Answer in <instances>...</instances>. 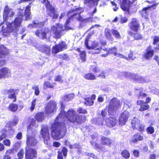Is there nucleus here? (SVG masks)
<instances>
[{
    "label": "nucleus",
    "instance_id": "774afa93",
    "mask_svg": "<svg viewBox=\"0 0 159 159\" xmlns=\"http://www.w3.org/2000/svg\"><path fill=\"white\" fill-rule=\"evenodd\" d=\"M63 154H62V152H58V159H63L62 157V155Z\"/></svg>",
    "mask_w": 159,
    "mask_h": 159
},
{
    "label": "nucleus",
    "instance_id": "a211bd4d",
    "mask_svg": "<svg viewBox=\"0 0 159 159\" xmlns=\"http://www.w3.org/2000/svg\"><path fill=\"white\" fill-rule=\"evenodd\" d=\"M124 75L125 77H128L129 79L135 80L136 81L139 82H141V80L142 79L141 77H139L133 73L125 72L124 73Z\"/></svg>",
    "mask_w": 159,
    "mask_h": 159
},
{
    "label": "nucleus",
    "instance_id": "473e14b6",
    "mask_svg": "<svg viewBox=\"0 0 159 159\" xmlns=\"http://www.w3.org/2000/svg\"><path fill=\"white\" fill-rule=\"evenodd\" d=\"M77 50L79 52H80V57L82 61L84 62L85 61L86 57H85V53L84 51H82L81 52L80 48H78L77 49Z\"/></svg>",
    "mask_w": 159,
    "mask_h": 159
},
{
    "label": "nucleus",
    "instance_id": "37998d69",
    "mask_svg": "<svg viewBox=\"0 0 159 159\" xmlns=\"http://www.w3.org/2000/svg\"><path fill=\"white\" fill-rule=\"evenodd\" d=\"M7 130L5 129H3L2 130V134L0 136V141L2 140L4 138H5L6 136V133Z\"/></svg>",
    "mask_w": 159,
    "mask_h": 159
},
{
    "label": "nucleus",
    "instance_id": "393cba45",
    "mask_svg": "<svg viewBox=\"0 0 159 159\" xmlns=\"http://www.w3.org/2000/svg\"><path fill=\"white\" fill-rule=\"evenodd\" d=\"M8 53V50L3 45H0V58H3Z\"/></svg>",
    "mask_w": 159,
    "mask_h": 159
},
{
    "label": "nucleus",
    "instance_id": "e2e57ef3",
    "mask_svg": "<svg viewBox=\"0 0 159 159\" xmlns=\"http://www.w3.org/2000/svg\"><path fill=\"white\" fill-rule=\"evenodd\" d=\"M133 53L132 52H130L129 54L128 57L129 60L131 59L134 60L135 58V57L133 56Z\"/></svg>",
    "mask_w": 159,
    "mask_h": 159
},
{
    "label": "nucleus",
    "instance_id": "f704fd0d",
    "mask_svg": "<svg viewBox=\"0 0 159 159\" xmlns=\"http://www.w3.org/2000/svg\"><path fill=\"white\" fill-rule=\"evenodd\" d=\"M84 78L88 80H93L96 79V77L92 73H88L85 74Z\"/></svg>",
    "mask_w": 159,
    "mask_h": 159
},
{
    "label": "nucleus",
    "instance_id": "39448f33",
    "mask_svg": "<svg viewBox=\"0 0 159 159\" xmlns=\"http://www.w3.org/2000/svg\"><path fill=\"white\" fill-rule=\"evenodd\" d=\"M89 36H87L85 39V44L86 47L89 49H93L95 50L94 53L95 54L99 53L101 52L102 47L99 45V43L95 41H90L88 43Z\"/></svg>",
    "mask_w": 159,
    "mask_h": 159
},
{
    "label": "nucleus",
    "instance_id": "603ef678",
    "mask_svg": "<svg viewBox=\"0 0 159 159\" xmlns=\"http://www.w3.org/2000/svg\"><path fill=\"white\" fill-rule=\"evenodd\" d=\"M131 35H132L135 39H140L142 37V36L139 33H135Z\"/></svg>",
    "mask_w": 159,
    "mask_h": 159
},
{
    "label": "nucleus",
    "instance_id": "3c124183",
    "mask_svg": "<svg viewBox=\"0 0 159 159\" xmlns=\"http://www.w3.org/2000/svg\"><path fill=\"white\" fill-rule=\"evenodd\" d=\"M36 101V99H34L31 102V106L30 107L31 111H33L35 108Z\"/></svg>",
    "mask_w": 159,
    "mask_h": 159
},
{
    "label": "nucleus",
    "instance_id": "58836bf2",
    "mask_svg": "<svg viewBox=\"0 0 159 159\" xmlns=\"http://www.w3.org/2000/svg\"><path fill=\"white\" fill-rule=\"evenodd\" d=\"M105 34L106 38L109 39H112V36L110 33V30L107 28L105 29Z\"/></svg>",
    "mask_w": 159,
    "mask_h": 159
},
{
    "label": "nucleus",
    "instance_id": "bf43d9fd",
    "mask_svg": "<svg viewBox=\"0 0 159 159\" xmlns=\"http://www.w3.org/2000/svg\"><path fill=\"white\" fill-rule=\"evenodd\" d=\"M59 58L63 60H67L68 58V57L66 54H62L59 56Z\"/></svg>",
    "mask_w": 159,
    "mask_h": 159
},
{
    "label": "nucleus",
    "instance_id": "09e8293b",
    "mask_svg": "<svg viewBox=\"0 0 159 159\" xmlns=\"http://www.w3.org/2000/svg\"><path fill=\"white\" fill-rule=\"evenodd\" d=\"M147 131L148 134H152L154 133V129L153 127L150 126L147 128Z\"/></svg>",
    "mask_w": 159,
    "mask_h": 159
},
{
    "label": "nucleus",
    "instance_id": "8fccbe9b",
    "mask_svg": "<svg viewBox=\"0 0 159 159\" xmlns=\"http://www.w3.org/2000/svg\"><path fill=\"white\" fill-rule=\"evenodd\" d=\"M18 121V118L17 117H14L12 122H11V126H15L17 123Z\"/></svg>",
    "mask_w": 159,
    "mask_h": 159
},
{
    "label": "nucleus",
    "instance_id": "69168bd1",
    "mask_svg": "<svg viewBox=\"0 0 159 159\" xmlns=\"http://www.w3.org/2000/svg\"><path fill=\"white\" fill-rule=\"evenodd\" d=\"M61 143L58 142H54L53 143V146L55 147H59L61 145Z\"/></svg>",
    "mask_w": 159,
    "mask_h": 159
},
{
    "label": "nucleus",
    "instance_id": "0e129e2a",
    "mask_svg": "<svg viewBox=\"0 0 159 159\" xmlns=\"http://www.w3.org/2000/svg\"><path fill=\"white\" fill-rule=\"evenodd\" d=\"M20 146V143L19 142H16L14 145L16 149H18Z\"/></svg>",
    "mask_w": 159,
    "mask_h": 159
},
{
    "label": "nucleus",
    "instance_id": "4468645a",
    "mask_svg": "<svg viewBox=\"0 0 159 159\" xmlns=\"http://www.w3.org/2000/svg\"><path fill=\"white\" fill-rule=\"evenodd\" d=\"M56 102L53 101H51L48 104L46 108V112L48 114L54 112L57 109Z\"/></svg>",
    "mask_w": 159,
    "mask_h": 159
},
{
    "label": "nucleus",
    "instance_id": "6e6d98bb",
    "mask_svg": "<svg viewBox=\"0 0 159 159\" xmlns=\"http://www.w3.org/2000/svg\"><path fill=\"white\" fill-rule=\"evenodd\" d=\"M3 144L6 146H9L10 145V141L7 139H6L3 141Z\"/></svg>",
    "mask_w": 159,
    "mask_h": 159
},
{
    "label": "nucleus",
    "instance_id": "b1692460",
    "mask_svg": "<svg viewBox=\"0 0 159 159\" xmlns=\"http://www.w3.org/2000/svg\"><path fill=\"white\" fill-rule=\"evenodd\" d=\"M143 139V136L139 134H136L134 136L132 139L130 141V143L131 145H133L134 143H136L138 140H141Z\"/></svg>",
    "mask_w": 159,
    "mask_h": 159
},
{
    "label": "nucleus",
    "instance_id": "f03ea898",
    "mask_svg": "<svg viewBox=\"0 0 159 159\" xmlns=\"http://www.w3.org/2000/svg\"><path fill=\"white\" fill-rule=\"evenodd\" d=\"M96 11L97 9L95 6L92 7L88 14V15L89 16L86 18H83L80 15V13L83 11V9L80 7L74 8L73 10L69 11L68 12V16H70V14L72 13V14L70 15V17L66 20L65 26L64 27L61 24H57L56 26H52L51 28V31L52 32L56 38H59L61 35L62 31L67 30L71 29L70 26L72 21V18H75L77 20L82 22H92L93 21L91 18L93 14L96 12Z\"/></svg>",
    "mask_w": 159,
    "mask_h": 159
},
{
    "label": "nucleus",
    "instance_id": "f3484780",
    "mask_svg": "<svg viewBox=\"0 0 159 159\" xmlns=\"http://www.w3.org/2000/svg\"><path fill=\"white\" fill-rule=\"evenodd\" d=\"M129 26L131 29L134 31L138 30L139 27V22L135 18H133L130 23L129 24Z\"/></svg>",
    "mask_w": 159,
    "mask_h": 159
},
{
    "label": "nucleus",
    "instance_id": "de8ad7c7",
    "mask_svg": "<svg viewBox=\"0 0 159 159\" xmlns=\"http://www.w3.org/2000/svg\"><path fill=\"white\" fill-rule=\"evenodd\" d=\"M55 84H56L55 83H52V84H51L48 81L45 82L44 83V85H45L47 87L50 88H52L54 87Z\"/></svg>",
    "mask_w": 159,
    "mask_h": 159
},
{
    "label": "nucleus",
    "instance_id": "ea45409f",
    "mask_svg": "<svg viewBox=\"0 0 159 159\" xmlns=\"http://www.w3.org/2000/svg\"><path fill=\"white\" fill-rule=\"evenodd\" d=\"M94 103L93 101L89 98H88L85 99V101L84 102V105L87 106H91L93 105Z\"/></svg>",
    "mask_w": 159,
    "mask_h": 159
},
{
    "label": "nucleus",
    "instance_id": "c756f323",
    "mask_svg": "<svg viewBox=\"0 0 159 159\" xmlns=\"http://www.w3.org/2000/svg\"><path fill=\"white\" fill-rule=\"evenodd\" d=\"M65 143L66 145L69 146L70 148V149L76 148L78 149H80L81 148V147L78 144L70 145L69 142L67 140L65 141Z\"/></svg>",
    "mask_w": 159,
    "mask_h": 159
},
{
    "label": "nucleus",
    "instance_id": "1a4fd4ad",
    "mask_svg": "<svg viewBox=\"0 0 159 159\" xmlns=\"http://www.w3.org/2000/svg\"><path fill=\"white\" fill-rule=\"evenodd\" d=\"M131 124L134 129H138L140 132L143 131L144 129V125L141 124L140 121L137 118H134L131 121Z\"/></svg>",
    "mask_w": 159,
    "mask_h": 159
},
{
    "label": "nucleus",
    "instance_id": "4be33fe9",
    "mask_svg": "<svg viewBox=\"0 0 159 159\" xmlns=\"http://www.w3.org/2000/svg\"><path fill=\"white\" fill-rule=\"evenodd\" d=\"M105 122L107 126L110 127H112L115 126L116 123L115 118L112 117H110L109 119H106Z\"/></svg>",
    "mask_w": 159,
    "mask_h": 159
},
{
    "label": "nucleus",
    "instance_id": "c85d7f7f",
    "mask_svg": "<svg viewBox=\"0 0 159 159\" xmlns=\"http://www.w3.org/2000/svg\"><path fill=\"white\" fill-rule=\"evenodd\" d=\"M43 25L44 23L43 22L38 23L36 22L29 25L28 27L30 28H40Z\"/></svg>",
    "mask_w": 159,
    "mask_h": 159
},
{
    "label": "nucleus",
    "instance_id": "9b49d317",
    "mask_svg": "<svg viewBox=\"0 0 159 159\" xmlns=\"http://www.w3.org/2000/svg\"><path fill=\"white\" fill-rule=\"evenodd\" d=\"M37 152L36 150L29 146L26 147L25 157L26 159H32L36 156Z\"/></svg>",
    "mask_w": 159,
    "mask_h": 159
},
{
    "label": "nucleus",
    "instance_id": "13d9d810",
    "mask_svg": "<svg viewBox=\"0 0 159 159\" xmlns=\"http://www.w3.org/2000/svg\"><path fill=\"white\" fill-rule=\"evenodd\" d=\"M68 152L67 149L65 148L64 147L62 148V154L63 155L64 157H66L67 155V153Z\"/></svg>",
    "mask_w": 159,
    "mask_h": 159
},
{
    "label": "nucleus",
    "instance_id": "6e6552de",
    "mask_svg": "<svg viewBox=\"0 0 159 159\" xmlns=\"http://www.w3.org/2000/svg\"><path fill=\"white\" fill-rule=\"evenodd\" d=\"M40 135L43 138L44 143L47 145L50 143V136L48 127L44 125L42 127L40 133Z\"/></svg>",
    "mask_w": 159,
    "mask_h": 159
},
{
    "label": "nucleus",
    "instance_id": "4c0bfd02",
    "mask_svg": "<svg viewBox=\"0 0 159 159\" xmlns=\"http://www.w3.org/2000/svg\"><path fill=\"white\" fill-rule=\"evenodd\" d=\"M18 108V105L15 104H11L8 107L9 110L12 111H16Z\"/></svg>",
    "mask_w": 159,
    "mask_h": 159
},
{
    "label": "nucleus",
    "instance_id": "a19ab883",
    "mask_svg": "<svg viewBox=\"0 0 159 159\" xmlns=\"http://www.w3.org/2000/svg\"><path fill=\"white\" fill-rule=\"evenodd\" d=\"M122 156L125 158H129L130 157V154L127 150H124L121 153Z\"/></svg>",
    "mask_w": 159,
    "mask_h": 159
},
{
    "label": "nucleus",
    "instance_id": "f8f14e48",
    "mask_svg": "<svg viewBox=\"0 0 159 159\" xmlns=\"http://www.w3.org/2000/svg\"><path fill=\"white\" fill-rule=\"evenodd\" d=\"M36 35L42 39H44L47 36L48 37L51 35V32L48 29L44 30H38L35 32Z\"/></svg>",
    "mask_w": 159,
    "mask_h": 159
},
{
    "label": "nucleus",
    "instance_id": "423d86ee",
    "mask_svg": "<svg viewBox=\"0 0 159 159\" xmlns=\"http://www.w3.org/2000/svg\"><path fill=\"white\" fill-rule=\"evenodd\" d=\"M41 2L45 5L47 10L48 14L53 19L57 18L58 16V12L55 10L54 7L51 5L48 0H41Z\"/></svg>",
    "mask_w": 159,
    "mask_h": 159
},
{
    "label": "nucleus",
    "instance_id": "c9c22d12",
    "mask_svg": "<svg viewBox=\"0 0 159 159\" xmlns=\"http://www.w3.org/2000/svg\"><path fill=\"white\" fill-rule=\"evenodd\" d=\"M111 143V141L108 138L104 137L102 138V143L103 144L110 145Z\"/></svg>",
    "mask_w": 159,
    "mask_h": 159
},
{
    "label": "nucleus",
    "instance_id": "c03bdc74",
    "mask_svg": "<svg viewBox=\"0 0 159 159\" xmlns=\"http://www.w3.org/2000/svg\"><path fill=\"white\" fill-rule=\"evenodd\" d=\"M149 107V105L148 104L141 105L139 110L141 111H143L148 109Z\"/></svg>",
    "mask_w": 159,
    "mask_h": 159
},
{
    "label": "nucleus",
    "instance_id": "2f4dec72",
    "mask_svg": "<svg viewBox=\"0 0 159 159\" xmlns=\"http://www.w3.org/2000/svg\"><path fill=\"white\" fill-rule=\"evenodd\" d=\"M74 94L73 93L68 94L64 96L63 98V99L66 102H68L69 100H71L74 98Z\"/></svg>",
    "mask_w": 159,
    "mask_h": 159
},
{
    "label": "nucleus",
    "instance_id": "5fc2aeb1",
    "mask_svg": "<svg viewBox=\"0 0 159 159\" xmlns=\"http://www.w3.org/2000/svg\"><path fill=\"white\" fill-rule=\"evenodd\" d=\"M77 111L79 113H87L86 110L81 107L78 108L77 110Z\"/></svg>",
    "mask_w": 159,
    "mask_h": 159
},
{
    "label": "nucleus",
    "instance_id": "72a5a7b5",
    "mask_svg": "<svg viewBox=\"0 0 159 159\" xmlns=\"http://www.w3.org/2000/svg\"><path fill=\"white\" fill-rule=\"evenodd\" d=\"M30 7L28 6L26 7L25 10V16L26 19L25 20H27L29 18L30 15Z\"/></svg>",
    "mask_w": 159,
    "mask_h": 159
},
{
    "label": "nucleus",
    "instance_id": "a18cd8bd",
    "mask_svg": "<svg viewBox=\"0 0 159 159\" xmlns=\"http://www.w3.org/2000/svg\"><path fill=\"white\" fill-rule=\"evenodd\" d=\"M128 19L127 17L125 16L120 15V16L119 21L120 23H124L127 22Z\"/></svg>",
    "mask_w": 159,
    "mask_h": 159
},
{
    "label": "nucleus",
    "instance_id": "7ed1b4c3",
    "mask_svg": "<svg viewBox=\"0 0 159 159\" xmlns=\"http://www.w3.org/2000/svg\"><path fill=\"white\" fill-rule=\"evenodd\" d=\"M22 17L23 15L19 12L18 14V16L16 17L13 23H11L8 21L5 22V21L1 23L0 25H4L2 27L3 35L8 36L10 33L18 31L21 26Z\"/></svg>",
    "mask_w": 159,
    "mask_h": 159
},
{
    "label": "nucleus",
    "instance_id": "79ce46f5",
    "mask_svg": "<svg viewBox=\"0 0 159 159\" xmlns=\"http://www.w3.org/2000/svg\"><path fill=\"white\" fill-rule=\"evenodd\" d=\"M94 122L95 124L102 125L103 124V119L101 118H95L94 119Z\"/></svg>",
    "mask_w": 159,
    "mask_h": 159
},
{
    "label": "nucleus",
    "instance_id": "412c9836",
    "mask_svg": "<svg viewBox=\"0 0 159 159\" xmlns=\"http://www.w3.org/2000/svg\"><path fill=\"white\" fill-rule=\"evenodd\" d=\"M121 2V7L124 11H127L128 10L130 4L132 3L130 0H120Z\"/></svg>",
    "mask_w": 159,
    "mask_h": 159
},
{
    "label": "nucleus",
    "instance_id": "338daca9",
    "mask_svg": "<svg viewBox=\"0 0 159 159\" xmlns=\"http://www.w3.org/2000/svg\"><path fill=\"white\" fill-rule=\"evenodd\" d=\"M137 105H142L145 103V102H144L143 101L141 100H138L137 101Z\"/></svg>",
    "mask_w": 159,
    "mask_h": 159
},
{
    "label": "nucleus",
    "instance_id": "7c9ffc66",
    "mask_svg": "<svg viewBox=\"0 0 159 159\" xmlns=\"http://www.w3.org/2000/svg\"><path fill=\"white\" fill-rule=\"evenodd\" d=\"M152 6L148 7H146L143 9L142 11H140V13L142 14V17L145 19H147L148 14H147V10L149 9L152 7Z\"/></svg>",
    "mask_w": 159,
    "mask_h": 159
},
{
    "label": "nucleus",
    "instance_id": "bb28decb",
    "mask_svg": "<svg viewBox=\"0 0 159 159\" xmlns=\"http://www.w3.org/2000/svg\"><path fill=\"white\" fill-rule=\"evenodd\" d=\"M99 0H84V3L89 6H97Z\"/></svg>",
    "mask_w": 159,
    "mask_h": 159
},
{
    "label": "nucleus",
    "instance_id": "5701e85b",
    "mask_svg": "<svg viewBox=\"0 0 159 159\" xmlns=\"http://www.w3.org/2000/svg\"><path fill=\"white\" fill-rule=\"evenodd\" d=\"M38 50L42 52L49 55L50 49V47L46 45H41L38 48Z\"/></svg>",
    "mask_w": 159,
    "mask_h": 159
},
{
    "label": "nucleus",
    "instance_id": "6ab92c4d",
    "mask_svg": "<svg viewBox=\"0 0 159 159\" xmlns=\"http://www.w3.org/2000/svg\"><path fill=\"white\" fill-rule=\"evenodd\" d=\"M117 49L116 48L114 47L113 48H110L108 51V53L114 54V55L115 56L120 57L121 58H123L127 60H128V58L127 57H126L122 54H121L119 53L116 52Z\"/></svg>",
    "mask_w": 159,
    "mask_h": 159
},
{
    "label": "nucleus",
    "instance_id": "680f3d73",
    "mask_svg": "<svg viewBox=\"0 0 159 159\" xmlns=\"http://www.w3.org/2000/svg\"><path fill=\"white\" fill-rule=\"evenodd\" d=\"M159 41V37L156 36L154 37V42L153 44H156L157 42Z\"/></svg>",
    "mask_w": 159,
    "mask_h": 159
},
{
    "label": "nucleus",
    "instance_id": "e433bc0d",
    "mask_svg": "<svg viewBox=\"0 0 159 159\" xmlns=\"http://www.w3.org/2000/svg\"><path fill=\"white\" fill-rule=\"evenodd\" d=\"M114 36L117 39H120L121 38V36L120 33L117 30L114 29H112L111 31Z\"/></svg>",
    "mask_w": 159,
    "mask_h": 159
},
{
    "label": "nucleus",
    "instance_id": "a878e982",
    "mask_svg": "<svg viewBox=\"0 0 159 159\" xmlns=\"http://www.w3.org/2000/svg\"><path fill=\"white\" fill-rule=\"evenodd\" d=\"M6 93L7 94H9L8 95L9 98L14 99L13 102H15L16 101V97L13 89H9L8 90H6Z\"/></svg>",
    "mask_w": 159,
    "mask_h": 159
},
{
    "label": "nucleus",
    "instance_id": "f257e3e1",
    "mask_svg": "<svg viewBox=\"0 0 159 159\" xmlns=\"http://www.w3.org/2000/svg\"><path fill=\"white\" fill-rule=\"evenodd\" d=\"M61 110L57 117L51 128L52 136L53 139H59L63 137L66 132V128L64 125L65 119H67L71 122H77L81 123L84 121V117H82L77 114L76 111L73 109L68 110L66 113L63 111L64 106L62 103L61 104Z\"/></svg>",
    "mask_w": 159,
    "mask_h": 159
},
{
    "label": "nucleus",
    "instance_id": "ddd939ff",
    "mask_svg": "<svg viewBox=\"0 0 159 159\" xmlns=\"http://www.w3.org/2000/svg\"><path fill=\"white\" fill-rule=\"evenodd\" d=\"M11 70L7 67H3L0 69V79L2 78H9L11 76Z\"/></svg>",
    "mask_w": 159,
    "mask_h": 159
},
{
    "label": "nucleus",
    "instance_id": "9d476101",
    "mask_svg": "<svg viewBox=\"0 0 159 159\" xmlns=\"http://www.w3.org/2000/svg\"><path fill=\"white\" fill-rule=\"evenodd\" d=\"M14 15L13 10L9 9L7 6H6L3 12V19L4 20L9 21L11 20V18Z\"/></svg>",
    "mask_w": 159,
    "mask_h": 159
},
{
    "label": "nucleus",
    "instance_id": "49530a36",
    "mask_svg": "<svg viewBox=\"0 0 159 159\" xmlns=\"http://www.w3.org/2000/svg\"><path fill=\"white\" fill-rule=\"evenodd\" d=\"M33 89L34 90V93L36 95H38L39 93V90L38 86L34 85L32 87Z\"/></svg>",
    "mask_w": 159,
    "mask_h": 159
},
{
    "label": "nucleus",
    "instance_id": "aec40b11",
    "mask_svg": "<svg viewBox=\"0 0 159 159\" xmlns=\"http://www.w3.org/2000/svg\"><path fill=\"white\" fill-rule=\"evenodd\" d=\"M154 52L151 47L149 46L147 48L146 52L143 55V57L145 59H148L152 57Z\"/></svg>",
    "mask_w": 159,
    "mask_h": 159
},
{
    "label": "nucleus",
    "instance_id": "cd10ccee",
    "mask_svg": "<svg viewBox=\"0 0 159 159\" xmlns=\"http://www.w3.org/2000/svg\"><path fill=\"white\" fill-rule=\"evenodd\" d=\"M35 118L38 122L42 121L44 119V114L43 113L40 112L36 114L35 116Z\"/></svg>",
    "mask_w": 159,
    "mask_h": 159
},
{
    "label": "nucleus",
    "instance_id": "4d7b16f0",
    "mask_svg": "<svg viewBox=\"0 0 159 159\" xmlns=\"http://www.w3.org/2000/svg\"><path fill=\"white\" fill-rule=\"evenodd\" d=\"M54 80L56 81H57L61 83L63 82V80L61 76L59 75H57L56 76L54 79Z\"/></svg>",
    "mask_w": 159,
    "mask_h": 159
},
{
    "label": "nucleus",
    "instance_id": "2eb2a0df",
    "mask_svg": "<svg viewBox=\"0 0 159 159\" xmlns=\"http://www.w3.org/2000/svg\"><path fill=\"white\" fill-rule=\"evenodd\" d=\"M66 48V45L65 42H62L53 46L52 48V52L56 54Z\"/></svg>",
    "mask_w": 159,
    "mask_h": 159
},
{
    "label": "nucleus",
    "instance_id": "dca6fc26",
    "mask_svg": "<svg viewBox=\"0 0 159 159\" xmlns=\"http://www.w3.org/2000/svg\"><path fill=\"white\" fill-rule=\"evenodd\" d=\"M129 116V113L127 111H125L120 115L119 119V124L121 125L125 124Z\"/></svg>",
    "mask_w": 159,
    "mask_h": 159
},
{
    "label": "nucleus",
    "instance_id": "864d4df0",
    "mask_svg": "<svg viewBox=\"0 0 159 159\" xmlns=\"http://www.w3.org/2000/svg\"><path fill=\"white\" fill-rule=\"evenodd\" d=\"M24 154V150H20L18 153L17 156L20 159H21L23 158Z\"/></svg>",
    "mask_w": 159,
    "mask_h": 159
},
{
    "label": "nucleus",
    "instance_id": "0eeeda50",
    "mask_svg": "<svg viewBox=\"0 0 159 159\" xmlns=\"http://www.w3.org/2000/svg\"><path fill=\"white\" fill-rule=\"evenodd\" d=\"M120 105L121 103L119 99L115 98L112 99L109 105L108 109L109 113L111 115L114 114Z\"/></svg>",
    "mask_w": 159,
    "mask_h": 159
},
{
    "label": "nucleus",
    "instance_id": "052dcab7",
    "mask_svg": "<svg viewBox=\"0 0 159 159\" xmlns=\"http://www.w3.org/2000/svg\"><path fill=\"white\" fill-rule=\"evenodd\" d=\"M147 94L143 92H140L138 96L140 98H143L147 96Z\"/></svg>",
    "mask_w": 159,
    "mask_h": 159
},
{
    "label": "nucleus",
    "instance_id": "20e7f679",
    "mask_svg": "<svg viewBox=\"0 0 159 159\" xmlns=\"http://www.w3.org/2000/svg\"><path fill=\"white\" fill-rule=\"evenodd\" d=\"M29 124L27 127L26 144L28 146L34 147L38 143V140L35 138L38 125L33 118L29 120Z\"/></svg>",
    "mask_w": 159,
    "mask_h": 159
}]
</instances>
